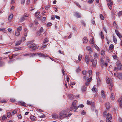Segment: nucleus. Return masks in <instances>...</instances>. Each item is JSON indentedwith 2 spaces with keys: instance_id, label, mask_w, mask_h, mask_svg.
Segmentation results:
<instances>
[{
  "instance_id": "obj_43",
  "label": "nucleus",
  "mask_w": 122,
  "mask_h": 122,
  "mask_svg": "<svg viewBox=\"0 0 122 122\" xmlns=\"http://www.w3.org/2000/svg\"><path fill=\"white\" fill-rule=\"evenodd\" d=\"M77 102V101L76 100L74 101L73 102L72 105H76Z\"/></svg>"
},
{
  "instance_id": "obj_41",
  "label": "nucleus",
  "mask_w": 122,
  "mask_h": 122,
  "mask_svg": "<svg viewBox=\"0 0 122 122\" xmlns=\"http://www.w3.org/2000/svg\"><path fill=\"white\" fill-rule=\"evenodd\" d=\"M87 73L88 72L85 71H83L82 72V74L84 75H86Z\"/></svg>"
},
{
  "instance_id": "obj_20",
  "label": "nucleus",
  "mask_w": 122,
  "mask_h": 122,
  "mask_svg": "<svg viewBox=\"0 0 122 122\" xmlns=\"http://www.w3.org/2000/svg\"><path fill=\"white\" fill-rule=\"evenodd\" d=\"M22 49L21 47H15L14 48L15 51H17Z\"/></svg>"
},
{
  "instance_id": "obj_4",
  "label": "nucleus",
  "mask_w": 122,
  "mask_h": 122,
  "mask_svg": "<svg viewBox=\"0 0 122 122\" xmlns=\"http://www.w3.org/2000/svg\"><path fill=\"white\" fill-rule=\"evenodd\" d=\"M43 29L42 27H41L40 29L36 33V35L37 36H40L41 34L43 32Z\"/></svg>"
},
{
  "instance_id": "obj_39",
  "label": "nucleus",
  "mask_w": 122,
  "mask_h": 122,
  "mask_svg": "<svg viewBox=\"0 0 122 122\" xmlns=\"http://www.w3.org/2000/svg\"><path fill=\"white\" fill-rule=\"evenodd\" d=\"M81 71L80 69V68L79 66L78 67V68H77L76 70V72H79Z\"/></svg>"
},
{
  "instance_id": "obj_14",
  "label": "nucleus",
  "mask_w": 122,
  "mask_h": 122,
  "mask_svg": "<svg viewBox=\"0 0 122 122\" xmlns=\"http://www.w3.org/2000/svg\"><path fill=\"white\" fill-rule=\"evenodd\" d=\"M101 95L103 98H105V95L104 91L102 90L101 91Z\"/></svg>"
},
{
  "instance_id": "obj_49",
  "label": "nucleus",
  "mask_w": 122,
  "mask_h": 122,
  "mask_svg": "<svg viewBox=\"0 0 122 122\" xmlns=\"http://www.w3.org/2000/svg\"><path fill=\"white\" fill-rule=\"evenodd\" d=\"M81 23L84 26H86V24L82 20V21H81Z\"/></svg>"
},
{
  "instance_id": "obj_15",
  "label": "nucleus",
  "mask_w": 122,
  "mask_h": 122,
  "mask_svg": "<svg viewBox=\"0 0 122 122\" xmlns=\"http://www.w3.org/2000/svg\"><path fill=\"white\" fill-rule=\"evenodd\" d=\"M81 89L82 92H84L86 91V86H84L82 87Z\"/></svg>"
},
{
  "instance_id": "obj_50",
  "label": "nucleus",
  "mask_w": 122,
  "mask_h": 122,
  "mask_svg": "<svg viewBox=\"0 0 122 122\" xmlns=\"http://www.w3.org/2000/svg\"><path fill=\"white\" fill-rule=\"evenodd\" d=\"M18 117L19 119H20L22 117L20 114H18Z\"/></svg>"
},
{
  "instance_id": "obj_21",
  "label": "nucleus",
  "mask_w": 122,
  "mask_h": 122,
  "mask_svg": "<svg viewBox=\"0 0 122 122\" xmlns=\"http://www.w3.org/2000/svg\"><path fill=\"white\" fill-rule=\"evenodd\" d=\"M110 98L112 100H113L115 98L114 95L113 93L111 94V95Z\"/></svg>"
},
{
  "instance_id": "obj_48",
  "label": "nucleus",
  "mask_w": 122,
  "mask_h": 122,
  "mask_svg": "<svg viewBox=\"0 0 122 122\" xmlns=\"http://www.w3.org/2000/svg\"><path fill=\"white\" fill-rule=\"evenodd\" d=\"M120 102V107H122V100H119Z\"/></svg>"
},
{
  "instance_id": "obj_16",
  "label": "nucleus",
  "mask_w": 122,
  "mask_h": 122,
  "mask_svg": "<svg viewBox=\"0 0 122 122\" xmlns=\"http://www.w3.org/2000/svg\"><path fill=\"white\" fill-rule=\"evenodd\" d=\"M117 77L120 79H122V73H118L117 75Z\"/></svg>"
},
{
  "instance_id": "obj_51",
  "label": "nucleus",
  "mask_w": 122,
  "mask_h": 122,
  "mask_svg": "<svg viewBox=\"0 0 122 122\" xmlns=\"http://www.w3.org/2000/svg\"><path fill=\"white\" fill-rule=\"evenodd\" d=\"M108 113H107V112L106 111H105L103 113V115L104 117H106L107 114H108Z\"/></svg>"
},
{
  "instance_id": "obj_32",
  "label": "nucleus",
  "mask_w": 122,
  "mask_h": 122,
  "mask_svg": "<svg viewBox=\"0 0 122 122\" xmlns=\"http://www.w3.org/2000/svg\"><path fill=\"white\" fill-rule=\"evenodd\" d=\"M15 35L17 36H19L20 35L19 31L17 30L16 31Z\"/></svg>"
},
{
  "instance_id": "obj_19",
  "label": "nucleus",
  "mask_w": 122,
  "mask_h": 122,
  "mask_svg": "<svg viewBox=\"0 0 122 122\" xmlns=\"http://www.w3.org/2000/svg\"><path fill=\"white\" fill-rule=\"evenodd\" d=\"M68 97L70 99L72 100L74 98L73 95L71 94H70L68 95Z\"/></svg>"
},
{
  "instance_id": "obj_34",
  "label": "nucleus",
  "mask_w": 122,
  "mask_h": 122,
  "mask_svg": "<svg viewBox=\"0 0 122 122\" xmlns=\"http://www.w3.org/2000/svg\"><path fill=\"white\" fill-rule=\"evenodd\" d=\"M97 85H100V80L98 78L97 79Z\"/></svg>"
},
{
  "instance_id": "obj_42",
  "label": "nucleus",
  "mask_w": 122,
  "mask_h": 122,
  "mask_svg": "<svg viewBox=\"0 0 122 122\" xmlns=\"http://www.w3.org/2000/svg\"><path fill=\"white\" fill-rule=\"evenodd\" d=\"M92 102H91L89 100H88L87 101V103L88 105H92Z\"/></svg>"
},
{
  "instance_id": "obj_56",
  "label": "nucleus",
  "mask_w": 122,
  "mask_h": 122,
  "mask_svg": "<svg viewBox=\"0 0 122 122\" xmlns=\"http://www.w3.org/2000/svg\"><path fill=\"white\" fill-rule=\"evenodd\" d=\"M74 15H80L81 14L79 13L78 12H75Z\"/></svg>"
},
{
  "instance_id": "obj_31",
  "label": "nucleus",
  "mask_w": 122,
  "mask_h": 122,
  "mask_svg": "<svg viewBox=\"0 0 122 122\" xmlns=\"http://www.w3.org/2000/svg\"><path fill=\"white\" fill-rule=\"evenodd\" d=\"M18 54H19L18 53H16L13 54L12 55V58L15 57L18 55Z\"/></svg>"
},
{
  "instance_id": "obj_52",
  "label": "nucleus",
  "mask_w": 122,
  "mask_h": 122,
  "mask_svg": "<svg viewBox=\"0 0 122 122\" xmlns=\"http://www.w3.org/2000/svg\"><path fill=\"white\" fill-rule=\"evenodd\" d=\"M37 54L35 53H33L32 54V55L30 56V57H32L34 56H35Z\"/></svg>"
},
{
  "instance_id": "obj_57",
  "label": "nucleus",
  "mask_w": 122,
  "mask_h": 122,
  "mask_svg": "<svg viewBox=\"0 0 122 122\" xmlns=\"http://www.w3.org/2000/svg\"><path fill=\"white\" fill-rule=\"evenodd\" d=\"M48 40L47 39H45L43 42V43H45L48 42Z\"/></svg>"
},
{
  "instance_id": "obj_18",
  "label": "nucleus",
  "mask_w": 122,
  "mask_h": 122,
  "mask_svg": "<svg viewBox=\"0 0 122 122\" xmlns=\"http://www.w3.org/2000/svg\"><path fill=\"white\" fill-rule=\"evenodd\" d=\"M22 42V40H20L18 41L17 42L15 43V46H18L21 44Z\"/></svg>"
},
{
  "instance_id": "obj_8",
  "label": "nucleus",
  "mask_w": 122,
  "mask_h": 122,
  "mask_svg": "<svg viewBox=\"0 0 122 122\" xmlns=\"http://www.w3.org/2000/svg\"><path fill=\"white\" fill-rule=\"evenodd\" d=\"M79 107V106L72 105L70 108L71 109L73 110L74 109H77Z\"/></svg>"
},
{
  "instance_id": "obj_3",
  "label": "nucleus",
  "mask_w": 122,
  "mask_h": 122,
  "mask_svg": "<svg viewBox=\"0 0 122 122\" xmlns=\"http://www.w3.org/2000/svg\"><path fill=\"white\" fill-rule=\"evenodd\" d=\"M39 46L36 45V44L34 43H33V44H31L28 46L29 48H31L33 50L36 49Z\"/></svg>"
},
{
  "instance_id": "obj_22",
  "label": "nucleus",
  "mask_w": 122,
  "mask_h": 122,
  "mask_svg": "<svg viewBox=\"0 0 122 122\" xmlns=\"http://www.w3.org/2000/svg\"><path fill=\"white\" fill-rule=\"evenodd\" d=\"M94 102H93L92 104V105H91V108L92 110H94Z\"/></svg>"
},
{
  "instance_id": "obj_26",
  "label": "nucleus",
  "mask_w": 122,
  "mask_h": 122,
  "mask_svg": "<svg viewBox=\"0 0 122 122\" xmlns=\"http://www.w3.org/2000/svg\"><path fill=\"white\" fill-rule=\"evenodd\" d=\"M106 81L107 83L109 84L110 82L111 81L109 80V78L107 77H106Z\"/></svg>"
},
{
  "instance_id": "obj_27",
  "label": "nucleus",
  "mask_w": 122,
  "mask_h": 122,
  "mask_svg": "<svg viewBox=\"0 0 122 122\" xmlns=\"http://www.w3.org/2000/svg\"><path fill=\"white\" fill-rule=\"evenodd\" d=\"M100 61H101V66H103V64H104V61L102 59H100Z\"/></svg>"
},
{
  "instance_id": "obj_36",
  "label": "nucleus",
  "mask_w": 122,
  "mask_h": 122,
  "mask_svg": "<svg viewBox=\"0 0 122 122\" xmlns=\"http://www.w3.org/2000/svg\"><path fill=\"white\" fill-rule=\"evenodd\" d=\"M22 29V27L21 26H20L17 28V30L18 31H20Z\"/></svg>"
},
{
  "instance_id": "obj_13",
  "label": "nucleus",
  "mask_w": 122,
  "mask_h": 122,
  "mask_svg": "<svg viewBox=\"0 0 122 122\" xmlns=\"http://www.w3.org/2000/svg\"><path fill=\"white\" fill-rule=\"evenodd\" d=\"M106 116L107 117L106 118V120L108 119H112V116L111 114L109 113L107 114Z\"/></svg>"
},
{
  "instance_id": "obj_53",
  "label": "nucleus",
  "mask_w": 122,
  "mask_h": 122,
  "mask_svg": "<svg viewBox=\"0 0 122 122\" xmlns=\"http://www.w3.org/2000/svg\"><path fill=\"white\" fill-rule=\"evenodd\" d=\"M86 112L84 110H83L81 112V114L82 115H85L86 114Z\"/></svg>"
},
{
  "instance_id": "obj_11",
  "label": "nucleus",
  "mask_w": 122,
  "mask_h": 122,
  "mask_svg": "<svg viewBox=\"0 0 122 122\" xmlns=\"http://www.w3.org/2000/svg\"><path fill=\"white\" fill-rule=\"evenodd\" d=\"M115 31L117 35L118 36L119 38H121L122 37V36L119 32L117 30H115Z\"/></svg>"
},
{
  "instance_id": "obj_62",
  "label": "nucleus",
  "mask_w": 122,
  "mask_h": 122,
  "mask_svg": "<svg viewBox=\"0 0 122 122\" xmlns=\"http://www.w3.org/2000/svg\"><path fill=\"white\" fill-rule=\"evenodd\" d=\"M100 17L102 20H104V18L103 16H99Z\"/></svg>"
},
{
  "instance_id": "obj_46",
  "label": "nucleus",
  "mask_w": 122,
  "mask_h": 122,
  "mask_svg": "<svg viewBox=\"0 0 122 122\" xmlns=\"http://www.w3.org/2000/svg\"><path fill=\"white\" fill-rule=\"evenodd\" d=\"M7 118V117L6 115H4L2 117V119L3 120Z\"/></svg>"
},
{
  "instance_id": "obj_44",
  "label": "nucleus",
  "mask_w": 122,
  "mask_h": 122,
  "mask_svg": "<svg viewBox=\"0 0 122 122\" xmlns=\"http://www.w3.org/2000/svg\"><path fill=\"white\" fill-rule=\"evenodd\" d=\"M34 41V40H32L31 41H29L28 42V43L27 44H32L33 43Z\"/></svg>"
},
{
  "instance_id": "obj_30",
  "label": "nucleus",
  "mask_w": 122,
  "mask_h": 122,
  "mask_svg": "<svg viewBox=\"0 0 122 122\" xmlns=\"http://www.w3.org/2000/svg\"><path fill=\"white\" fill-rule=\"evenodd\" d=\"M30 119H31V120H32L33 121H34V120H35L36 118L35 117L32 115L30 116Z\"/></svg>"
},
{
  "instance_id": "obj_23",
  "label": "nucleus",
  "mask_w": 122,
  "mask_h": 122,
  "mask_svg": "<svg viewBox=\"0 0 122 122\" xmlns=\"http://www.w3.org/2000/svg\"><path fill=\"white\" fill-rule=\"evenodd\" d=\"M113 41L114 42L115 44H116L117 42V40L115 37L114 35H113Z\"/></svg>"
},
{
  "instance_id": "obj_7",
  "label": "nucleus",
  "mask_w": 122,
  "mask_h": 122,
  "mask_svg": "<svg viewBox=\"0 0 122 122\" xmlns=\"http://www.w3.org/2000/svg\"><path fill=\"white\" fill-rule=\"evenodd\" d=\"M114 46L113 44H111L109 46V52H111L113 50Z\"/></svg>"
},
{
  "instance_id": "obj_58",
  "label": "nucleus",
  "mask_w": 122,
  "mask_h": 122,
  "mask_svg": "<svg viewBox=\"0 0 122 122\" xmlns=\"http://www.w3.org/2000/svg\"><path fill=\"white\" fill-rule=\"evenodd\" d=\"M11 114L9 112H8L7 113V116L8 117H10Z\"/></svg>"
},
{
  "instance_id": "obj_28",
  "label": "nucleus",
  "mask_w": 122,
  "mask_h": 122,
  "mask_svg": "<svg viewBox=\"0 0 122 122\" xmlns=\"http://www.w3.org/2000/svg\"><path fill=\"white\" fill-rule=\"evenodd\" d=\"M20 103L21 105L25 106V103L23 102H20Z\"/></svg>"
},
{
  "instance_id": "obj_59",
  "label": "nucleus",
  "mask_w": 122,
  "mask_h": 122,
  "mask_svg": "<svg viewBox=\"0 0 122 122\" xmlns=\"http://www.w3.org/2000/svg\"><path fill=\"white\" fill-rule=\"evenodd\" d=\"M93 1L94 0H90L88 1V2L89 3L91 4L93 3Z\"/></svg>"
},
{
  "instance_id": "obj_61",
  "label": "nucleus",
  "mask_w": 122,
  "mask_h": 122,
  "mask_svg": "<svg viewBox=\"0 0 122 122\" xmlns=\"http://www.w3.org/2000/svg\"><path fill=\"white\" fill-rule=\"evenodd\" d=\"M92 90L93 92H96V88L95 87H93Z\"/></svg>"
},
{
  "instance_id": "obj_55",
  "label": "nucleus",
  "mask_w": 122,
  "mask_h": 122,
  "mask_svg": "<svg viewBox=\"0 0 122 122\" xmlns=\"http://www.w3.org/2000/svg\"><path fill=\"white\" fill-rule=\"evenodd\" d=\"M92 77H90V78H89L88 79L87 81L89 82H90L91 81H92Z\"/></svg>"
},
{
  "instance_id": "obj_37",
  "label": "nucleus",
  "mask_w": 122,
  "mask_h": 122,
  "mask_svg": "<svg viewBox=\"0 0 122 122\" xmlns=\"http://www.w3.org/2000/svg\"><path fill=\"white\" fill-rule=\"evenodd\" d=\"M82 56L81 54H80L79 55L78 57V59L79 61H80L81 59Z\"/></svg>"
},
{
  "instance_id": "obj_63",
  "label": "nucleus",
  "mask_w": 122,
  "mask_h": 122,
  "mask_svg": "<svg viewBox=\"0 0 122 122\" xmlns=\"http://www.w3.org/2000/svg\"><path fill=\"white\" fill-rule=\"evenodd\" d=\"M25 40H26V38L25 37H23L22 38L21 40H22V41H24Z\"/></svg>"
},
{
  "instance_id": "obj_2",
  "label": "nucleus",
  "mask_w": 122,
  "mask_h": 122,
  "mask_svg": "<svg viewBox=\"0 0 122 122\" xmlns=\"http://www.w3.org/2000/svg\"><path fill=\"white\" fill-rule=\"evenodd\" d=\"M85 61L87 64L89 63V61H90L91 62L92 61L93 59L92 58V56L90 55H88V56H85Z\"/></svg>"
},
{
  "instance_id": "obj_6",
  "label": "nucleus",
  "mask_w": 122,
  "mask_h": 122,
  "mask_svg": "<svg viewBox=\"0 0 122 122\" xmlns=\"http://www.w3.org/2000/svg\"><path fill=\"white\" fill-rule=\"evenodd\" d=\"M38 55L40 57H48V55L47 54L45 55L42 53H37Z\"/></svg>"
},
{
  "instance_id": "obj_12",
  "label": "nucleus",
  "mask_w": 122,
  "mask_h": 122,
  "mask_svg": "<svg viewBox=\"0 0 122 122\" xmlns=\"http://www.w3.org/2000/svg\"><path fill=\"white\" fill-rule=\"evenodd\" d=\"M83 43L86 44L88 42V39L87 37H84L83 39Z\"/></svg>"
},
{
  "instance_id": "obj_54",
  "label": "nucleus",
  "mask_w": 122,
  "mask_h": 122,
  "mask_svg": "<svg viewBox=\"0 0 122 122\" xmlns=\"http://www.w3.org/2000/svg\"><path fill=\"white\" fill-rule=\"evenodd\" d=\"M113 58L115 59H116L117 58V55H112Z\"/></svg>"
},
{
  "instance_id": "obj_10",
  "label": "nucleus",
  "mask_w": 122,
  "mask_h": 122,
  "mask_svg": "<svg viewBox=\"0 0 122 122\" xmlns=\"http://www.w3.org/2000/svg\"><path fill=\"white\" fill-rule=\"evenodd\" d=\"M92 64L93 66H95L97 63V61L96 59V58H94L93 60H92Z\"/></svg>"
},
{
  "instance_id": "obj_35",
  "label": "nucleus",
  "mask_w": 122,
  "mask_h": 122,
  "mask_svg": "<svg viewBox=\"0 0 122 122\" xmlns=\"http://www.w3.org/2000/svg\"><path fill=\"white\" fill-rule=\"evenodd\" d=\"M94 47L95 48L97 49V51H99V48L95 44L94 45Z\"/></svg>"
},
{
  "instance_id": "obj_40",
  "label": "nucleus",
  "mask_w": 122,
  "mask_h": 122,
  "mask_svg": "<svg viewBox=\"0 0 122 122\" xmlns=\"http://www.w3.org/2000/svg\"><path fill=\"white\" fill-rule=\"evenodd\" d=\"M57 114H54V118H59V117Z\"/></svg>"
},
{
  "instance_id": "obj_60",
  "label": "nucleus",
  "mask_w": 122,
  "mask_h": 122,
  "mask_svg": "<svg viewBox=\"0 0 122 122\" xmlns=\"http://www.w3.org/2000/svg\"><path fill=\"white\" fill-rule=\"evenodd\" d=\"M98 56V54L97 53H96L95 54L94 57L96 58H97Z\"/></svg>"
},
{
  "instance_id": "obj_25",
  "label": "nucleus",
  "mask_w": 122,
  "mask_h": 122,
  "mask_svg": "<svg viewBox=\"0 0 122 122\" xmlns=\"http://www.w3.org/2000/svg\"><path fill=\"white\" fill-rule=\"evenodd\" d=\"M89 77H92V70H90L89 71Z\"/></svg>"
},
{
  "instance_id": "obj_29",
  "label": "nucleus",
  "mask_w": 122,
  "mask_h": 122,
  "mask_svg": "<svg viewBox=\"0 0 122 122\" xmlns=\"http://www.w3.org/2000/svg\"><path fill=\"white\" fill-rule=\"evenodd\" d=\"M87 50L91 52V49L90 46H88L86 47Z\"/></svg>"
},
{
  "instance_id": "obj_24",
  "label": "nucleus",
  "mask_w": 122,
  "mask_h": 122,
  "mask_svg": "<svg viewBox=\"0 0 122 122\" xmlns=\"http://www.w3.org/2000/svg\"><path fill=\"white\" fill-rule=\"evenodd\" d=\"M100 35L101 36L102 39H103L104 38V36L103 33L102 31H101L100 33Z\"/></svg>"
},
{
  "instance_id": "obj_64",
  "label": "nucleus",
  "mask_w": 122,
  "mask_h": 122,
  "mask_svg": "<svg viewBox=\"0 0 122 122\" xmlns=\"http://www.w3.org/2000/svg\"><path fill=\"white\" fill-rule=\"evenodd\" d=\"M118 15H122V11H120L118 13Z\"/></svg>"
},
{
  "instance_id": "obj_5",
  "label": "nucleus",
  "mask_w": 122,
  "mask_h": 122,
  "mask_svg": "<svg viewBox=\"0 0 122 122\" xmlns=\"http://www.w3.org/2000/svg\"><path fill=\"white\" fill-rule=\"evenodd\" d=\"M116 66H117L118 69L122 70V67L121 64L119 61H118L116 63Z\"/></svg>"
},
{
  "instance_id": "obj_45",
  "label": "nucleus",
  "mask_w": 122,
  "mask_h": 122,
  "mask_svg": "<svg viewBox=\"0 0 122 122\" xmlns=\"http://www.w3.org/2000/svg\"><path fill=\"white\" fill-rule=\"evenodd\" d=\"M101 55L102 56H103L104 55V50H102L101 51Z\"/></svg>"
},
{
  "instance_id": "obj_47",
  "label": "nucleus",
  "mask_w": 122,
  "mask_h": 122,
  "mask_svg": "<svg viewBox=\"0 0 122 122\" xmlns=\"http://www.w3.org/2000/svg\"><path fill=\"white\" fill-rule=\"evenodd\" d=\"M25 18V17H22L20 20V21L22 22L24 20Z\"/></svg>"
},
{
  "instance_id": "obj_33",
  "label": "nucleus",
  "mask_w": 122,
  "mask_h": 122,
  "mask_svg": "<svg viewBox=\"0 0 122 122\" xmlns=\"http://www.w3.org/2000/svg\"><path fill=\"white\" fill-rule=\"evenodd\" d=\"M2 59V58H0V66H2V65H3L4 64V62L1 61V60Z\"/></svg>"
},
{
  "instance_id": "obj_9",
  "label": "nucleus",
  "mask_w": 122,
  "mask_h": 122,
  "mask_svg": "<svg viewBox=\"0 0 122 122\" xmlns=\"http://www.w3.org/2000/svg\"><path fill=\"white\" fill-rule=\"evenodd\" d=\"M112 1H111V0L108 3L107 5H108V7H109V8L110 9H111L112 8V6L111 5H113V3L112 2Z\"/></svg>"
},
{
  "instance_id": "obj_1",
  "label": "nucleus",
  "mask_w": 122,
  "mask_h": 122,
  "mask_svg": "<svg viewBox=\"0 0 122 122\" xmlns=\"http://www.w3.org/2000/svg\"><path fill=\"white\" fill-rule=\"evenodd\" d=\"M68 109L63 110L61 111L59 113L60 116L59 117V118L60 119H62L63 118L66 117L67 116V114H66L67 112L68 111Z\"/></svg>"
},
{
  "instance_id": "obj_38",
  "label": "nucleus",
  "mask_w": 122,
  "mask_h": 122,
  "mask_svg": "<svg viewBox=\"0 0 122 122\" xmlns=\"http://www.w3.org/2000/svg\"><path fill=\"white\" fill-rule=\"evenodd\" d=\"M13 17V16H8V19L9 20H10Z\"/></svg>"
},
{
  "instance_id": "obj_17",
  "label": "nucleus",
  "mask_w": 122,
  "mask_h": 122,
  "mask_svg": "<svg viewBox=\"0 0 122 122\" xmlns=\"http://www.w3.org/2000/svg\"><path fill=\"white\" fill-rule=\"evenodd\" d=\"M105 105L106 109L107 110L108 109L110 106V104L108 103H106Z\"/></svg>"
}]
</instances>
